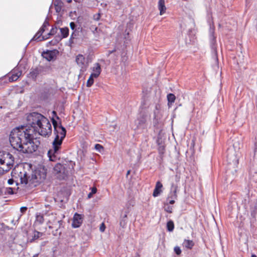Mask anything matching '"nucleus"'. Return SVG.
<instances>
[{
  "label": "nucleus",
  "mask_w": 257,
  "mask_h": 257,
  "mask_svg": "<svg viewBox=\"0 0 257 257\" xmlns=\"http://www.w3.org/2000/svg\"><path fill=\"white\" fill-rule=\"evenodd\" d=\"M33 130L21 126L14 128L10 135V142L14 149L23 153L31 154L35 152L38 143L34 141Z\"/></svg>",
  "instance_id": "f257e3e1"
},
{
  "label": "nucleus",
  "mask_w": 257,
  "mask_h": 257,
  "mask_svg": "<svg viewBox=\"0 0 257 257\" xmlns=\"http://www.w3.org/2000/svg\"><path fill=\"white\" fill-rule=\"evenodd\" d=\"M46 169L44 166H40L32 172L31 176L24 170L19 172L18 179L23 185L29 184L36 186L45 180L46 177ZM18 180L17 182L18 183Z\"/></svg>",
  "instance_id": "f03ea898"
},
{
  "label": "nucleus",
  "mask_w": 257,
  "mask_h": 257,
  "mask_svg": "<svg viewBox=\"0 0 257 257\" xmlns=\"http://www.w3.org/2000/svg\"><path fill=\"white\" fill-rule=\"evenodd\" d=\"M53 124L54 127L55 139L53 142V150H49L48 153L49 160L51 161H54L55 156H52V154L57 153L62 144V141L66 136V131L65 128L61 125L57 124V122L54 119H52Z\"/></svg>",
  "instance_id": "7ed1b4c3"
},
{
  "label": "nucleus",
  "mask_w": 257,
  "mask_h": 257,
  "mask_svg": "<svg viewBox=\"0 0 257 257\" xmlns=\"http://www.w3.org/2000/svg\"><path fill=\"white\" fill-rule=\"evenodd\" d=\"M14 164V158L10 153L0 151V174L9 171Z\"/></svg>",
  "instance_id": "20e7f679"
},
{
  "label": "nucleus",
  "mask_w": 257,
  "mask_h": 257,
  "mask_svg": "<svg viewBox=\"0 0 257 257\" xmlns=\"http://www.w3.org/2000/svg\"><path fill=\"white\" fill-rule=\"evenodd\" d=\"M36 130L41 136H46L49 135L52 132L51 124L49 120L44 116L36 127Z\"/></svg>",
  "instance_id": "39448f33"
},
{
  "label": "nucleus",
  "mask_w": 257,
  "mask_h": 257,
  "mask_svg": "<svg viewBox=\"0 0 257 257\" xmlns=\"http://www.w3.org/2000/svg\"><path fill=\"white\" fill-rule=\"evenodd\" d=\"M43 117L44 116L40 113L33 112L27 115V119L28 124L36 130Z\"/></svg>",
  "instance_id": "423d86ee"
},
{
  "label": "nucleus",
  "mask_w": 257,
  "mask_h": 257,
  "mask_svg": "<svg viewBox=\"0 0 257 257\" xmlns=\"http://www.w3.org/2000/svg\"><path fill=\"white\" fill-rule=\"evenodd\" d=\"M75 61L82 72L86 70L89 63L88 58H85L82 54H78L76 56Z\"/></svg>",
  "instance_id": "0eeeda50"
},
{
  "label": "nucleus",
  "mask_w": 257,
  "mask_h": 257,
  "mask_svg": "<svg viewBox=\"0 0 257 257\" xmlns=\"http://www.w3.org/2000/svg\"><path fill=\"white\" fill-rule=\"evenodd\" d=\"M49 26V23L48 22L45 21L42 27L40 28L39 31L34 36L33 38V40L38 41H40L42 40H47L49 38L50 36H52L51 34H49V33H48L46 35H43L42 36V34L45 31V28Z\"/></svg>",
  "instance_id": "6e6552de"
},
{
  "label": "nucleus",
  "mask_w": 257,
  "mask_h": 257,
  "mask_svg": "<svg viewBox=\"0 0 257 257\" xmlns=\"http://www.w3.org/2000/svg\"><path fill=\"white\" fill-rule=\"evenodd\" d=\"M215 27L214 25H210L209 29V40L211 47L214 52L215 55L217 57V50L216 47V37L214 35Z\"/></svg>",
  "instance_id": "1a4fd4ad"
},
{
  "label": "nucleus",
  "mask_w": 257,
  "mask_h": 257,
  "mask_svg": "<svg viewBox=\"0 0 257 257\" xmlns=\"http://www.w3.org/2000/svg\"><path fill=\"white\" fill-rule=\"evenodd\" d=\"M227 161L228 164V167L232 166L234 169V171L236 172V168L237 167L239 161L235 153H234L232 155H228L227 156Z\"/></svg>",
  "instance_id": "9d476101"
},
{
  "label": "nucleus",
  "mask_w": 257,
  "mask_h": 257,
  "mask_svg": "<svg viewBox=\"0 0 257 257\" xmlns=\"http://www.w3.org/2000/svg\"><path fill=\"white\" fill-rule=\"evenodd\" d=\"M83 221V218L81 214L75 213L73 217V221L72 226L73 228L79 227L82 224Z\"/></svg>",
  "instance_id": "9b49d317"
},
{
  "label": "nucleus",
  "mask_w": 257,
  "mask_h": 257,
  "mask_svg": "<svg viewBox=\"0 0 257 257\" xmlns=\"http://www.w3.org/2000/svg\"><path fill=\"white\" fill-rule=\"evenodd\" d=\"M90 69L91 70V77L97 78L101 71L100 65L98 63H94L90 68Z\"/></svg>",
  "instance_id": "f8f14e48"
},
{
  "label": "nucleus",
  "mask_w": 257,
  "mask_h": 257,
  "mask_svg": "<svg viewBox=\"0 0 257 257\" xmlns=\"http://www.w3.org/2000/svg\"><path fill=\"white\" fill-rule=\"evenodd\" d=\"M57 52H58L56 50H48L45 52H44L42 53V55L44 58L46 59L49 61H50L55 59L57 54Z\"/></svg>",
  "instance_id": "ddd939ff"
},
{
  "label": "nucleus",
  "mask_w": 257,
  "mask_h": 257,
  "mask_svg": "<svg viewBox=\"0 0 257 257\" xmlns=\"http://www.w3.org/2000/svg\"><path fill=\"white\" fill-rule=\"evenodd\" d=\"M188 37L189 38L188 41L187 38L186 39V43L187 44H193L195 42L196 40V30L195 29H189L188 32Z\"/></svg>",
  "instance_id": "4468645a"
},
{
  "label": "nucleus",
  "mask_w": 257,
  "mask_h": 257,
  "mask_svg": "<svg viewBox=\"0 0 257 257\" xmlns=\"http://www.w3.org/2000/svg\"><path fill=\"white\" fill-rule=\"evenodd\" d=\"M22 71H20L19 68L15 69L12 73V75L9 78V80L11 82L16 81L21 75Z\"/></svg>",
  "instance_id": "2eb2a0df"
},
{
  "label": "nucleus",
  "mask_w": 257,
  "mask_h": 257,
  "mask_svg": "<svg viewBox=\"0 0 257 257\" xmlns=\"http://www.w3.org/2000/svg\"><path fill=\"white\" fill-rule=\"evenodd\" d=\"M162 187L163 185L162 183L158 181L156 183L155 188L153 194L154 197H157L161 194V193L162 192Z\"/></svg>",
  "instance_id": "dca6fc26"
},
{
  "label": "nucleus",
  "mask_w": 257,
  "mask_h": 257,
  "mask_svg": "<svg viewBox=\"0 0 257 257\" xmlns=\"http://www.w3.org/2000/svg\"><path fill=\"white\" fill-rule=\"evenodd\" d=\"M158 8L160 11V15H163L166 11L165 6V0H159L158 3Z\"/></svg>",
  "instance_id": "f3484780"
},
{
  "label": "nucleus",
  "mask_w": 257,
  "mask_h": 257,
  "mask_svg": "<svg viewBox=\"0 0 257 257\" xmlns=\"http://www.w3.org/2000/svg\"><path fill=\"white\" fill-rule=\"evenodd\" d=\"M16 171L15 170V171H13L12 172L13 178H12V179H9V180H8V184H9V185H11L13 184V183H14V182H15V183H16V185H18V184H22L21 183V182H20V180H19V179H18V183L17 182V180H18V175H19V173H16L15 172Z\"/></svg>",
  "instance_id": "a211bd4d"
},
{
  "label": "nucleus",
  "mask_w": 257,
  "mask_h": 257,
  "mask_svg": "<svg viewBox=\"0 0 257 257\" xmlns=\"http://www.w3.org/2000/svg\"><path fill=\"white\" fill-rule=\"evenodd\" d=\"M194 245V242L191 240L185 239L182 243L183 247L191 249Z\"/></svg>",
  "instance_id": "6ab92c4d"
},
{
  "label": "nucleus",
  "mask_w": 257,
  "mask_h": 257,
  "mask_svg": "<svg viewBox=\"0 0 257 257\" xmlns=\"http://www.w3.org/2000/svg\"><path fill=\"white\" fill-rule=\"evenodd\" d=\"M63 5V3L60 0H56L54 2V6L55 11L57 13H59L61 12Z\"/></svg>",
  "instance_id": "aec40b11"
},
{
  "label": "nucleus",
  "mask_w": 257,
  "mask_h": 257,
  "mask_svg": "<svg viewBox=\"0 0 257 257\" xmlns=\"http://www.w3.org/2000/svg\"><path fill=\"white\" fill-rule=\"evenodd\" d=\"M39 73L40 70L38 68L32 69L29 74L30 77L32 79H35Z\"/></svg>",
  "instance_id": "412c9836"
},
{
  "label": "nucleus",
  "mask_w": 257,
  "mask_h": 257,
  "mask_svg": "<svg viewBox=\"0 0 257 257\" xmlns=\"http://www.w3.org/2000/svg\"><path fill=\"white\" fill-rule=\"evenodd\" d=\"M43 235V233L35 231L32 235V238L31 239V241H34L36 239H39Z\"/></svg>",
  "instance_id": "4be33fe9"
},
{
  "label": "nucleus",
  "mask_w": 257,
  "mask_h": 257,
  "mask_svg": "<svg viewBox=\"0 0 257 257\" xmlns=\"http://www.w3.org/2000/svg\"><path fill=\"white\" fill-rule=\"evenodd\" d=\"M146 121V119L144 116H141L135 121V123L138 127L142 126Z\"/></svg>",
  "instance_id": "5701e85b"
},
{
  "label": "nucleus",
  "mask_w": 257,
  "mask_h": 257,
  "mask_svg": "<svg viewBox=\"0 0 257 257\" xmlns=\"http://www.w3.org/2000/svg\"><path fill=\"white\" fill-rule=\"evenodd\" d=\"M176 97L175 96L172 94L170 93L167 95V99L168 101V105L170 107L172 103L174 102L175 100Z\"/></svg>",
  "instance_id": "b1692460"
},
{
  "label": "nucleus",
  "mask_w": 257,
  "mask_h": 257,
  "mask_svg": "<svg viewBox=\"0 0 257 257\" xmlns=\"http://www.w3.org/2000/svg\"><path fill=\"white\" fill-rule=\"evenodd\" d=\"M44 222L43 216L40 214H37L36 216V223L42 224Z\"/></svg>",
  "instance_id": "393cba45"
},
{
  "label": "nucleus",
  "mask_w": 257,
  "mask_h": 257,
  "mask_svg": "<svg viewBox=\"0 0 257 257\" xmlns=\"http://www.w3.org/2000/svg\"><path fill=\"white\" fill-rule=\"evenodd\" d=\"M61 35L63 38H66L68 36L69 29L68 28H63L60 29Z\"/></svg>",
  "instance_id": "a878e982"
},
{
  "label": "nucleus",
  "mask_w": 257,
  "mask_h": 257,
  "mask_svg": "<svg viewBox=\"0 0 257 257\" xmlns=\"http://www.w3.org/2000/svg\"><path fill=\"white\" fill-rule=\"evenodd\" d=\"M97 77H91V75L90 74V77L87 80L86 85L87 87H90L94 83V79L96 78Z\"/></svg>",
  "instance_id": "bb28decb"
},
{
  "label": "nucleus",
  "mask_w": 257,
  "mask_h": 257,
  "mask_svg": "<svg viewBox=\"0 0 257 257\" xmlns=\"http://www.w3.org/2000/svg\"><path fill=\"white\" fill-rule=\"evenodd\" d=\"M167 229H168V231H172L174 228V225L173 222L171 221L168 222L167 224Z\"/></svg>",
  "instance_id": "cd10ccee"
},
{
  "label": "nucleus",
  "mask_w": 257,
  "mask_h": 257,
  "mask_svg": "<svg viewBox=\"0 0 257 257\" xmlns=\"http://www.w3.org/2000/svg\"><path fill=\"white\" fill-rule=\"evenodd\" d=\"M70 28L72 29V30L73 31V32L72 33V34L71 35V37H75L76 36V35L75 33V27H76L75 24L74 22H71L70 24Z\"/></svg>",
  "instance_id": "c85d7f7f"
},
{
  "label": "nucleus",
  "mask_w": 257,
  "mask_h": 257,
  "mask_svg": "<svg viewBox=\"0 0 257 257\" xmlns=\"http://www.w3.org/2000/svg\"><path fill=\"white\" fill-rule=\"evenodd\" d=\"M157 143L158 144L159 146V150L160 152H161V151H163L164 149V146L163 145V141L162 140H160L159 139H158L157 140Z\"/></svg>",
  "instance_id": "c756f323"
},
{
  "label": "nucleus",
  "mask_w": 257,
  "mask_h": 257,
  "mask_svg": "<svg viewBox=\"0 0 257 257\" xmlns=\"http://www.w3.org/2000/svg\"><path fill=\"white\" fill-rule=\"evenodd\" d=\"M97 189L96 188L93 187L91 188V191L88 194V198L90 199L92 197V195L96 193Z\"/></svg>",
  "instance_id": "7c9ffc66"
},
{
  "label": "nucleus",
  "mask_w": 257,
  "mask_h": 257,
  "mask_svg": "<svg viewBox=\"0 0 257 257\" xmlns=\"http://www.w3.org/2000/svg\"><path fill=\"white\" fill-rule=\"evenodd\" d=\"M62 165L60 164H57L55 167H54V170L55 171H56L57 172H61V169L62 168Z\"/></svg>",
  "instance_id": "2f4dec72"
},
{
  "label": "nucleus",
  "mask_w": 257,
  "mask_h": 257,
  "mask_svg": "<svg viewBox=\"0 0 257 257\" xmlns=\"http://www.w3.org/2000/svg\"><path fill=\"white\" fill-rule=\"evenodd\" d=\"M165 210H166L168 212H172V207L170 206L168 204H167L165 203V206H164Z\"/></svg>",
  "instance_id": "473e14b6"
},
{
  "label": "nucleus",
  "mask_w": 257,
  "mask_h": 257,
  "mask_svg": "<svg viewBox=\"0 0 257 257\" xmlns=\"http://www.w3.org/2000/svg\"><path fill=\"white\" fill-rule=\"evenodd\" d=\"M95 149L99 152H101L103 150V147L100 144H96Z\"/></svg>",
  "instance_id": "72a5a7b5"
},
{
  "label": "nucleus",
  "mask_w": 257,
  "mask_h": 257,
  "mask_svg": "<svg viewBox=\"0 0 257 257\" xmlns=\"http://www.w3.org/2000/svg\"><path fill=\"white\" fill-rule=\"evenodd\" d=\"M90 29L94 34H95L97 32L98 28L95 26L91 25L90 27Z\"/></svg>",
  "instance_id": "f704fd0d"
},
{
  "label": "nucleus",
  "mask_w": 257,
  "mask_h": 257,
  "mask_svg": "<svg viewBox=\"0 0 257 257\" xmlns=\"http://www.w3.org/2000/svg\"><path fill=\"white\" fill-rule=\"evenodd\" d=\"M175 202V200L174 199H171L170 197H169L167 200L166 203L168 204H173Z\"/></svg>",
  "instance_id": "c9c22d12"
},
{
  "label": "nucleus",
  "mask_w": 257,
  "mask_h": 257,
  "mask_svg": "<svg viewBox=\"0 0 257 257\" xmlns=\"http://www.w3.org/2000/svg\"><path fill=\"white\" fill-rule=\"evenodd\" d=\"M57 28H52L51 29L50 32H49V34H51L52 35H55L57 33Z\"/></svg>",
  "instance_id": "e433bc0d"
},
{
  "label": "nucleus",
  "mask_w": 257,
  "mask_h": 257,
  "mask_svg": "<svg viewBox=\"0 0 257 257\" xmlns=\"http://www.w3.org/2000/svg\"><path fill=\"white\" fill-rule=\"evenodd\" d=\"M105 229V226L103 223H101L100 227L99 230L101 232H104Z\"/></svg>",
  "instance_id": "4c0bfd02"
},
{
  "label": "nucleus",
  "mask_w": 257,
  "mask_h": 257,
  "mask_svg": "<svg viewBox=\"0 0 257 257\" xmlns=\"http://www.w3.org/2000/svg\"><path fill=\"white\" fill-rule=\"evenodd\" d=\"M94 19L96 21H98L100 19V15L99 14L94 16Z\"/></svg>",
  "instance_id": "58836bf2"
},
{
  "label": "nucleus",
  "mask_w": 257,
  "mask_h": 257,
  "mask_svg": "<svg viewBox=\"0 0 257 257\" xmlns=\"http://www.w3.org/2000/svg\"><path fill=\"white\" fill-rule=\"evenodd\" d=\"M27 208L26 207H22L21 208V212L23 213L27 210Z\"/></svg>",
  "instance_id": "ea45409f"
},
{
  "label": "nucleus",
  "mask_w": 257,
  "mask_h": 257,
  "mask_svg": "<svg viewBox=\"0 0 257 257\" xmlns=\"http://www.w3.org/2000/svg\"><path fill=\"white\" fill-rule=\"evenodd\" d=\"M185 26V24L184 22H181L180 24V27L181 29H184V27Z\"/></svg>",
  "instance_id": "a19ab883"
},
{
  "label": "nucleus",
  "mask_w": 257,
  "mask_h": 257,
  "mask_svg": "<svg viewBox=\"0 0 257 257\" xmlns=\"http://www.w3.org/2000/svg\"><path fill=\"white\" fill-rule=\"evenodd\" d=\"M13 189H14L13 188H9L8 190V193L10 194H13L14 193Z\"/></svg>",
  "instance_id": "79ce46f5"
},
{
  "label": "nucleus",
  "mask_w": 257,
  "mask_h": 257,
  "mask_svg": "<svg viewBox=\"0 0 257 257\" xmlns=\"http://www.w3.org/2000/svg\"><path fill=\"white\" fill-rule=\"evenodd\" d=\"M181 253V249L178 246V248H177L178 255H179Z\"/></svg>",
  "instance_id": "37998d69"
},
{
  "label": "nucleus",
  "mask_w": 257,
  "mask_h": 257,
  "mask_svg": "<svg viewBox=\"0 0 257 257\" xmlns=\"http://www.w3.org/2000/svg\"><path fill=\"white\" fill-rule=\"evenodd\" d=\"M174 250L175 252V253H177V246L174 247Z\"/></svg>",
  "instance_id": "c03bdc74"
},
{
  "label": "nucleus",
  "mask_w": 257,
  "mask_h": 257,
  "mask_svg": "<svg viewBox=\"0 0 257 257\" xmlns=\"http://www.w3.org/2000/svg\"><path fill=\"white\" fill-rule=\"evenodd\" d=\"M181 97H183V99H185V97H187V95H184L182 94Z\"/></svg>",
  "instance_id": "a18cd8bd"
},
{
  "label": "nucleus",
  "mask_w": 257,
  "mask_h": 257,
  "mask_svg": "<svg viewBox=\"0 0 257 257\" xmlns=\"http://www.w3.org/2000/svg\"><path fill=\"white\" fill-rule=\"evenodd\" d=\"M256 149H257V147H256V144H255V147H254V152L256 151Z\"/></svg>",
  "instance_id": "49530a36"
},
{
  "label": "nucleus",
  "mask_w": 257,
  "mask_h": 257,
  "mask_svg": "<svg viewBox=\"0 0 257 257\" xmlns=\"http://www.w3.org/2000/svg\"><path fill=\"white\" fill-rule=\"evenodd\" d=\"M183 104V103H178V106H182Z\"/></svg>",
  "instance_id": "de8ad7c7"
},
{
  "label": "nucleus",
  "mask_w": 257,
  "mask_h": 257,
  "mask_svg": "<svg viewBox=\"0 0 257 257\" xmlns=\"http://www.w3.org/2000/svg\"><path fill=\"white\" fill-rule=\"evenodd\" d=\"M251 257H257V256H256V255L252 254H251Z\"/></svg>",
  "instance_id": "09e8293b"
},
{
  "label": "nucleus",
  "mask_w": 257,
  "mask_h": 257,
  "mask_svg": "<svg viewBox=\"0 0 257 257\" xmlns=\"http://www.w3.org/2000/svg\"><path fill=\"white\" fill-rule=\"evenodd\" d=\"M116 2L117 3V4H118V5H120V3H120V1H117V0H116Z\"/></svg>",
  "instance_id": "8fccbe9b"
},
{
  "label": "nucleus",
  "mask_w": 257,
  "mask_h": 257,
  "mask_svg": "<svg viewBox=\"0 0 257 257\" xmlns=\"http://www.w3.org/2000/svg\"><path fill=\"white\" fill-rule=\"evenodd\" d=\"M130 171H128L127 172V174H126V175H129V174H130Z\"/></svg>",
  "instance_id": "3c124183"
},
{
  "label": "nucleus",
  "mask_w": 257,
  "mask_h": 257,
  "mask_svg": "<svg viewBox=\"0 0 257 257\" xmlns=\"http://www.w3.org/2000/svg\"><path fill=\"white\" fill-rule=\"evenodd\" d=\"M175 117V116H173V117L172 118V123L174 121V118Z\"/></svg>",
  "instance_id": "603ef678"
},
{
  "label": "nucleus",
  "mask_w": 257,
  "mask_h": 257,
  "mask_svg": "<svg viewBox=\"0 0 257 257\" xmlns=\"http://www.w3.org/2000/svg\"><path fill=\"white\" fill-rule=\"evenodd\" d=\"M74 1L75 2H79V1H78V0H74Z\"/></svg>",
  "instance_id": "864d4df0"
},
{
  "label": "nucleus",
  "mask_w": 257,
  "mask_h": 257,
  "mask_svg": "<svg viewBox=\"0 0 257 257\" xmlns=\"http://www.w3.org/2000/svg\"><path fill=\"white\" fill-rule=\"evenodd\" d=\"M53 113H54V114H56V112H55V111H53Z\"/></svg>",
  "instance_id": "5fc2aeb1"
},
{
  "label": "nucleus",
  "mask_w": 257,
  "mask_h": 257,
  "mask_svg": "<svg viewBox=\"0 0 257 257\" xmlns=\"http://www.w3.org/2000/svg\"><path fill=\"white\" fill-rule=\"evenodd\" d=\"M127 217V215L125 214L124 216V218H126Z\"/></svg>",
  "instance_id": "6e6d98bb"
},
{
  "label": "nucleus",
  "mask_w": 257,
  "mask_h": 257,
  "mask_svg": "<svg viewBox=\"0 0 257 257\" xmlns=\"http://www.w3.org/2000/svg\"><path fill=\"white\" fill-rule=\"evenodd\" d=\"M120 225H122V221H121V222H120Z\"/></svg>",
  "instance_id": "4d7b16f0"
},
{
  "label": "nucleus",
  "mask_w": 257,
  "mask_h": 257,
  "mask_svg": "<svg viewBox=\"0 0 257 257\" xmlns=\"http://www.w3.org/2000/svg\"><path fill=\"white\" fill-rule=\"evenodd\" d=\"M125 225V223H123V226Z\"/></svg>",
  "instance_id": "13d9d810"
},
{
  "label": "nucleus",
  "mask_w": 257,
  "mask_h": 257,
  "mask_svg": "<svg viewBox=\"0 0 257 257\" xmlns=\"http://www.w3.org/2000/svg\"><path fill=\"white\" fill-rule=\"evenodd\" d=\"M125 225V223H123V226Z\"/></svg>",
  "instance_id": "bf43d9fd"
},
{
  "label": "nucleus",
  "mask_w": 257,
  "mask_h": 257,
  "mask_svg": "<svg viewBox=\"0 0 257 257\" xmlns=\"http://www.w3.org/2000/svg\"><path fill=\"white\" fill-rule=\"evenodd\" d=\"M125 225V223H123V226Z\"/></svg>",
  "instance_id": "052dcab7"
}]
</instances>
